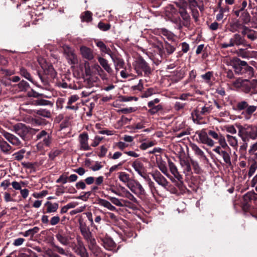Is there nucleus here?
<instances>
[{
  "mask_svg": "<svg viewBox=\"0 0 257 257\" xmlns=\"http://www.w3.org/2000/svg\"><path fill=\"white\" fill-rule=\"evenodd\" d=\"M238 135L243 142L257 139V126L252 124L238 125Z\"/></svg>",
  "mask_w": 257,
  "mask_h": 257,
  "instance_id": "1",
  "label": "nucleus"
},
{
  "mask_svg": "<svg viewBox=\"0 0 257 257\" xmlns=\"http://www.w3.org/2000/svg\"><path fill=\"white\" fill-rule=\"evenodd\" d=\"M36 140L38 141L36 145L37 149L42 151L50 146L52 139L48 132L43 130L36 135Z\"/></svg>",
  "mask_w": 257,
  "mask_h": 257,
  "instance_id": "2",
  "label": "nucleus"
},
{
  "mask_svg": "<svg viewBox=\"0 0 257 257\" xmlns=\"http://www.w3.org/2000/svg\"><path fill=\"white\" fill-rule=\"evenodd\" d=\"M79 229L84 238L89 243V247L91 248H94L96 246V240L92 236L89 227L86 225L85 222L80 221Z\"/></svg>",
  "mask_w": 257,
  "mask_h": 257,
  "instance_id": "3",
  "label": "nucleus"
},
{
  "mask_svg": "<svg viewBox=\"0 0 257 257\" xmlns=\"http://www.w3.org/2000/svg\"><path fill=\"white\" fill-rule=\"evenodd\" d=\"M236 107L239 110L245 109L244 112H242V114H245V117L246 119H249L250 115L257 109V105H249L247 102L245 100L238 102L236 104Z\"/></svg>",
  "mask_w": 257,
  "mask_h": 257,
  "instance_id": "4",
  "label": "nucleus"
},
{
  "mask_svg": "<svg viewBox=\"0 0 257 257\" xmlns=\"http://www.w3.org/2000/svg\"><path fill=\"white\" fill-rule=\"evenodd\" d=\"M63 53L70 65H75L78 64V60L77 56L75 53L74 50L69 46L64 45L62 47Z\"/></svg>",
  "mask_w": 257,
  "mask_h": 257,
  "instance_id": "5",
  "label": "nucleus"
},
{
  "mask_svg": "<svg viewBox=\"0 0 257 257\" xmlns=\"http://www.w3.org/2000/svg\"><path fill=\"white\" fill-rule=\"evenodd\" d=\"M130 190L139 197L145 196L146 192L143 186L137 180H133L127 184Z\"/></svg>",
  "mask_w": 257,
  "mask_h": 257,
  "instance_id": "6",
  "label": "nucleus"
},
{
  "mask_svg": "<svg viewBox=\"0 0 257 257\" xmlns=\"http://www.w3.org/2000/svg\"><path fill=\"white\" fill-rule=\"evenodd\" d=\"M243 88L241 90L243 92L248 94L250 92L253 94L257 93V79H253L249 80L248 79H245V83L243 85Z\"/></svg>",
  "mask_w": 257,
  "mask_h": 257,
  "instance_id": "7",
  "label": "nucleus"
},
{
  "mask_svg": "<svg viewBox=\"0 0 257 257\" xmlns=\"http://www.w3.org/2000/svg\"><path fill=\"white\" fill-rule=\"evenodd\" d=\"M152 176L153 179L158 183V185L162 186L164 189L168 190L169 182L158 171H154L152 173Z\"/></svg>",
  "mask_w": 257,
  "mask_h": 257,
  "instance_id": "8",
  "label": "nucleus"
},
{
  "mask_svg": "<svg viewBox=\"0 0 257 257\" xmlns=\"http://www.w3.org/2000/svg\"><path fill=\"white\" fill-rule=\"evenodd\" d=\"M168 164L171 173L174 175V177L179 181V183H176V185L178 187H181L183 184L182 176L180 174L177 167L174 163L171 161H169Z\"/></svg>",
  "mask_w": 257,
  "mask_h": 257,
  "instance_id": "9",
  "label": "nucleus"
},
{
  "mask_svg": "<svg viewBox=\"0 0 257 257\" xmlns=\"http://www.w3.org/2000/svg\"><path fill=\"white\" fill-rule=\"evenodd\" d=\"M142 69L144 72L145 76H148L151 73V69L147 63L144 60H141L135 67V70L138 75H142Z\"/></svg>",
  "mask_w": 257,
  "mask_h": 257,
  "instance_id": "10",
  "label": "nucleus"
},
{
  "mask_svg": "<svg viewBox=\"0 0 257 257\" xmlns=\"http://www.w3.org/2000/svg\"><path fill=\"white\" fill-rule=\"evenodd\" d=\"M2 134L12 145L15 146L18 148H21L22 146V144L20 140L15 135L6 131L2 132Z\"/></svg>",
  "mask_w": 257,
  "mask_h": 257,
  "instance_id": "11",
  "label": "nucleus"
},
{
  "mask_svg": "<svg viewBox=\"0 0 257 257\" xmlns=\"http://www.w3.org/2000/svg\"><path fill=\"white\" fill-rule=\"evenodd\" d=\"M240 62L245 61H242L237 57H233L227 62V65L231 66L233 68L235 73L238 75L241 74L243 68L244 67V66L241 65Z\"/></svg>",
  "mask_w": 257,
  "mask_h": 257,
  "instance_id": "12",
  "label": "nucleus"
},
{
  "mask_svg": "<svg viewBox=\"0 0 257 257\" xmlns=\"http://www.w3.org/2000/svg\"><path fill=\"white\" fill-rule=\"evenodd\" d=\"M57 240L63 245H68L69 244L70 241L71 239V236L68 233L64 232L63 230H60L56 234Z\"/></svg>",
  "mask_w": 257,
  "mask_h": 257,
  "instance_id": "13",
  "label": "nucleus"
},
{
  "mask_svg": "<svg viewBox=\"0 0 257 257\" xmlns=\"http://www.w3.org/2000/svg\"><path fill=\"white\" fill-rule=\"evenodd\" d=\"M88 135L87 133H83L79 135L78 140L81 150L88 151L90 149L88 144Z\"/></svg>",
  "mask_w": 257,
  "mask_h": 257,
  "instance_id": "14",
  "label": "nucleus"
},
{
  "mask_svg": "<svg viewBox=\"0 0 257 257\" xmlns=\"http://www.w3.org/2000/svg\"><path fill=\"white\" fill-rule=\"evenodd\" d=\"M132 167L138 174L145 179H147V175L145 173V167L143 164L138 160H135L132 164Z\"/></svg>",
  "mask_w": 257,
  "mask_h": 257,
  "instance_id": "15",
  "label": "nucleus"
},
{
  "mask_svg": "<svg viewBox=\"0 0 257 257\" xmlns=\"http://www.w3.org/2000/svg\"><path fill=\"white\" fill-rule=\"evenodd\" d=\"M79 98V96L76 94L72 95L69 97L67 105L65 107L66 109L73 110L75 111H77L79 108V104L76 103L74 105H73V104L75 103Z\"/></svg>",
  "mask_w": 257,
  "mask_h": 257,
  "instance_id": "16",
  "label": "nucleus"
},
{
  "mask_svg": "<svg viewBox=\"0 0 257 257\" xmlns=\"http://www.w3.org/2000/svg\"><path fill=\"white\" fill-rule=\"evenodd\" d=\"M80 52L82 57L85 59L90 61L94 58L92 50L85 46L80 47Z\"/></svg>",
  "mask_w": 257,
  "mask_h": 257,
  "instance_id": "17",
  "label": "nucleus"
},
{
  "mask_svg": "<svg viewBox=\"0 0 257 257\" xmlns=\"http://www.w3.org/2000/svg\"><path fill=\"white\" fill-rule=\"evenodd\" d=\"M95 218L93 220L91 213H88L87 215L88 220L90 223L91 227L96 230L98 229L99 225L101 224L102 218L100 215L94 213Z\"/></svg>",
  "mask_w": 257,
  "mask_h": 257,
  "instance_id": "18",
  "label": "nucleus"
},
{
  "mask_svg": "<svg viewBox=\"0 0 257 257\" xmlns=\"http://www.w3.org/2000/svg\"><path fill=\"white\" fill-rule=\"evenodd\" d=\"M212 109V107L210 104H205L202 106H201V105H199L195 111L196 116L198 117L201 115H207L211 112Z\"/></svg>",
  "mask_w": 257,
  "mask_h": 257,
  "instance_id": "19",
  "label": "nucleus"
},
{
  "mask_svg": "<svg viewBox=\"0 0 257 257\" xmlns=\"http://www.w3.org/2000/svg\"><path fill=\"white\" fill-rule=\"evenodd\" d=\"M14 129L15 132L23 139L28 132V127L25 124L21 123L15 125Z\"/></svg>",
  "mask_w": 257,
  "mask_h": 257,
  "instance_id": "20",
  "label": "nucleus"
},
{
  "mask_svg": "<svg viewBox=\"0 0 257 257\" xmlns=\"http://www.w3.org/2000/svg\"><path fill=\"white\" fill-rule=\"evenodd\" d=\"M213 151L221 156L226 164L229 165L231 164L230 154L225 151L221 150L220 147L217 146Z\"/></svg>",
  "mask_w": 257,
  "mask_h": 257,
  "instance_id": "21",
  "label": "nucleus"
},
{
  "mask_svg": "<svg viewBox=\"0 0 257 257\" xmlns=\"http://www.w3.org/2000/svg\"><path fill=\"white\" fill-rule=\"evenodd\" d=\"M198 137L200 142L204 144H206L209 147H213L214 145V142L209 138L205 131H201L198 133Z\"/></svg>",
  "mask_w": 257,
  "mask_h": 257,
  "instance_id": "22",
  "label": "nucleus"
},
{
  "mask_svg": "<svg viewBox=\"0 0 257 257\" xmlns=\"http://www.w3.org/2000/svg\"><path fill=\"white\" fill-rule=\"evenodd\" d=\"M241 65L244 66L240 75H244L245 77L250 78L253 76V69L252 67L248 65L246 62H240Z\"/></svg>",
  "mask_w": 257,
  "mask_h": 257,
  "instance_id": "23",
  "label": "nucleus"
},
{
  "mask_svg": "<svg viewBox=\"0 0 257 257\" xmlns=\"http://www.w3.org/2000/svg\"><path fill=\"white\" fill-rule=\"evenodd\" d=\"M190 147L192 150L194 152L195 155L200 159L207 160V157L203 151L195 144L191 143Z\"/></svg>",
  "mask_w": 257,
  "mask_h": 257,
  "instance_id": "24",
  "label": "nucleus"
},
{
  "mask_svg": "<svg viewBox=\"0 0 257 257\" xmlns=\"http://www.w3.org/2000/svg\"><path fill=\"white\" fill-rule=\"evenodd\" d=\"M12 147L2 137H0V150L5 154L11 153Z\"/></svg>",
  "mask_w": 257,
  "mask_h": 257,
  "instance_id": "25",
  "label": "nucleus"
},
{
  "mask_svg": "<svg viewBox=\"0 0 257 257\" xmlns=\"http://www.w3.org/2000/svg\"><path fill=\"white\" fill-rule=\"evenodd\" d=\"M98 61L102 68L110 75H112L113 73L112 69L109 65L107 60L102 57H98Z\"/></svg>",
  "mask_w": 257,
  "mask_h": 257,
  "instance_id": "26",
  "label": "nucleus"
},
{
  "mask_svg": "<svg viewBox=\"0 0 257 257\" xmlns=\"http://www.w3.org/2000/svg\"><path fill=\"white\" fill-rule=\"evenodd\" d=\"M46 207V212L47 213H51L56 212L59 207L58 203H52L50 201H47L45 204Z\"/></svg>",
  "mask_w": 257,
  "mask_h": 257,
  "instance_id": "27",
  "label": "nucleus"
},
{
  "mask_svg": "<svg viewBox=\"0 0 257 257\" xmlns=\"http://www.w3.org/2000/svg\"><path fill=\"white\" fill-rule=\"evenodd\" d=\"M96 46L99 48L101 51L105 54H107L110 56L112 60H113V57L112 56V53L110 49L107 47L106 45L102 41H98L96 43Z\"/></svg>",
  "mask_w": 257,
  "mask_h": 257,
  "instance_id": "28",
  "label": "nucleus"
},
{
  "mask_svg": "<svg viewBox=\"0 0 257 257\" xmlns=\"http://www.w3.org/2000/svg\"><path fill=\"white\" fill-rule=\"evenodd\" d=\"M102 241L103 246L107 250H112L115 246L114 242L110 238H105Z\"/></svg>",
  "mask_w": 257,
  "mask_h": 257,
  "instance_id": "29",
  "label": "nucleus"
},
{
  "mask_svg": "<svg viewBox=\"0 0 257 257\" xmlns=\"http://www.w3.org/2000/svg\"><path fill=\"white\" fill-rule=\"evenodd\" d=\"M98 204L102 206H103L110 211H115L116 208L115 206L112 205L108 201L103 199L99 198L98 200Z\"/></svg>",
  "mask_w": 257,
  "mask_h": 257,
  "instance_id": "30",
  "label": "nucleus"
},
{
  "mask_svg": "<svg viewBox=\"0 0 257 257\" xmlns=\"http://www.w3.org/2000/svg\"><path fill=\"white\" fill-rule=\"evenodd\" d=\"M180 164L183 168V172L186 175H188L191 171V165L187 160H181Z\"/></svg>",
  "mask_w": 257,
  "mask_h": 257,
  "instance_id": "31",
  "label": "nucleus"
},
{
  "mask_svg": "<svg viewBox=\"0 0 257 257\" xmlns=\"http://www.w3.org/2000/svg\"><path fill=\"white\" fill-rule=\"evenodd\" d=\"M233 37L235 41L234 44L236 46H238L240 45H246V43L244 38L241 36L239 34H235L233 35Z\"/></svg>",
  "mask_w": 257,
  "mask_h": 257,
  "instance_id": "32",
  "label": "nucleus"
},
{
  "mask_svg": "<svg viewBox=\"0 0 257 257\" xmlns=\"http://www.w3.org/2000/svg\"><path fill=\"white\" fill-rule=\"evenodd\" d=\"M226 138L229 145L232 147L234 149H237L238 146L237 138L235 137H233L229 135H226Z\"/></svg>",
  "mask_w": 257,
  "mask_h": 257,
  "instance_id": "33",
  "label": "nucleus"
},
{
  "mask_svg": "<svg viewBox=\"0 0 257 257\" xmlns=\"http://www.w3.org/2000/svg\"><path fill=\"white\" fill-rule=\"evenodd\" d=\"M245 83V79H242L241 78H238L235 81L232 82V86L236 89H239L241 91L243 88V85Z\"/></svg>",
  "mask_w": 257,
  "mask_h": 257,
  "instance_id": "34",
  "label": "nucleus"
},
{
  "mask_svg": "<svg viewBox=\"0 0 257 257\" xmlns=\"http://www.w3.org/2000/svg\"><path fill=\"white\" fill-rule=\"evenodd\" d=\"M118 177L120 181L124 183H130V175L124 172H120L118 173Z\"/></svg>",
  "mask_w": 257,
  "mask_h": 257,
  "instance_id": "35",
  "label": "nucleus"
},
{
  "mask_svg": "<svg viewBox=\"0 0 257 257\" xmlns=\"http://www.w3.org/2000/svg\"><path fill=\"white\" fill-rule=\"evenodd\" d=\"M235 53L239 57L242 58H248L249 57V54L248 51L244 49H239L235 51Z\"/></svg>",
  "mask_w": 257,
  "mask_h": 257,
  "instance_id": "36",
  "label": "nucleus"
},
{
  "mask_svg": "<svg viewBox=\"0 0 257 257\" xmlns=\"http://www.w3.org/2000/svg\"><path fill=\"white\" fill-rule=\"evenodd\" d=\"M54 246L56 248V251L58 252V253H59V254H60L61 255H65L67 257H70V255H71L72 254L68 250L66 251L64 248H63L62 247H61L58 245H55Z\"/></svg>",
  "mask_w": 257,
  "mask_h": 257,
  "instance_id": "37",
  "label": "nucleus"
},
{
  "mask_svg": "<svg viewBox=\"0 0 257 257\" xmlns=\"http://www.w3.org/2000/svg\"><path fill=\"white\" fill-rule=\"evenodd\" d=\"M122 190L124 193L123 196L128 198L134 202H137V198L130 191L125 189L124 187L122 188Z\"/></svg>",
  "mask_w": 257,
  "mask_h": 257,
  "instance_id": "38",
  "label": "nucleus"
},
{
  "mask_svg": "<svg viewBox=\"0 0 257 257\" xmlns=\"http://www.w3.org/2000/svg\"><path fill=\"white\" fill-rule=\"evenodd\" d=\"M39 228L37 226H35L33 228L30 229L26 231L24 233L23 235L25 237L29 236V235L33 236L35 234L37 233L39 230Z\"/></svg>",
  "mask_w": 257,
  "mask_h": 257,
  "instance_id": "39",
  "label": "nucleus"
},
{
  "mask_svg": "<svg viewBox=\"0 0 257 257\" xmlns=\"http://www.w3.org/2000/svg\"><path fill=\"white\" fill-rule=\"evenodd\" d=\"M20 74L26 79H28L31 82H33L32 78L30 74L28 72V71L24 68L22 67L20 70Z\"/></svg>",
  "mask_w": 257,
  "mask_h": 257,
  "instance_id": "40",
  "label": "nucleus"
},
{
  "mask_svg": "<svg viewBox=\"0 0 257 257\" xmlns=\"http://www.w3.org/2000/svg\"><path fill=\"white\" fill-rule=\"evenodd\" d=\"M161 34L167 37V38L169 40H172L174 38V35L171 32L167 30L166 29H162L161 30Z\"/></svg>",
  "mask_w": 257,
  "mask_h": 257,
  "instance_id": "41",
  "label": "nucleus"
},
{
  "mask_svg": "<svg viewBox=\"0 0 257 257\" xmlns=\"http://www.w3.org/2000/svg\"><path fill=\"white\" fill-rule=\"evenodd\" d=\"M82 22H89L92 20V14L89 11H86L81 16Z\"/></svg>",
  "mask_w": 257,
  "mask_h": 257,
  "instance_id": "42",
  "label": "nucleus"
},
{
  "mask_svg": "<svg viewBox=\"0 0 257 257\" xmlns=\"http://www.w3.org/2000/svg\"><path fill=\"white\" fill-rule=\"evenodd\" d=\"M218 143L220 145V148H222L224 149L226 148L229 149V147L228 146V145L226 142L224 136H223L222 135L220 134V138L218 140Z\"/></svg>",
  "mask_w": 257,
  "mask_h": 257,
  "instance_id": "43",
  "label": "nucleus"
},
{
  "mask_svg": "<svg viewBox=\"0 0 257 257\" xmlns=\"http://www.w3.org/2000/svg\"><path fill=\"white\" fill-rule=\"evenodd\" d=\"M230 27V31L234 33L238 31V29L241 27V24L238 21H236L231 23Z\"/></svg>",
  "mask_w": 257,
  "mask_h": 257,
  "instance_id": "44",
  "label": "nucleus"
},
{
  "mask_svg": "<svg viewBox=\"0 0 257 257\" xmlns=\"http://www.w3.org/2000/svg\"><path fill=\"white\" fill-rule=\"evenodd\" d=\"M37 113L41 116L47 118H49L51 116V114L50 111L44 109L38 110L37 111Z\"/></svg>",
  "mask_w": 257,
  "mask_h": 257,
  "instance_id": "45",
  "label": "nucleus"
},
{
  "mask_svg": "<svg viewBox=\"0 0 257 257\" xmlns=\"http://www.w3.org/2000/svg\"><path fill=\"white\" fill-rule=\"evenodd\" d=\"M18 87L20 91H26L29 88V84L27 82L22 80L18 84Z\"/></svg>",
  "mask_w": 257,
  "mask_h": 257,
  "instance_id": "46",
  "label": "nucleus"
},
{
  "mask_svg": "<svg viewBox=\"0 0 257 257\" xmlns=\"http://www.w3.org/2000/svg\"><path fill=\"white\" fill-rule=\"evenodd\" d=\"M257 169V162L254 161L251 164L249 167L248 175L250 177L252 176Z\"/></svg>",
  "mask_w": 257,
  "mask_h": 257,
  "instance_id": "47",
  "label": "nucleus"
},
{
  "mask_svg": "<svg viewBox=\"0 0 257 257\" xmlns=\"http://www.w3.org/2000/svg\"><path fill=\"white\" fill-rule=\"evenodd\" d=\"M35 103L38 105H52V103L50 101L43 99H37L35 101Z\"/></svg>",
  "mask_w": 257,
  "mask_h": 257,
  "instance_id": "48",
  "label": "nucleus"
},
{
  "mask_svg": "<svg viewBox=\"0 0 257 257\" xmlns=\"http://www.w3.org/2000/svg\"><path fill=\"white\" fill-rule=\"evenodd\" d=\"M213 76V72L208 71L201 75V78L206 82L209 83L210 81L211 78Z\"/></svg>",
  "mask_w": 257,
  "mask_h": 257,
  "instance_id": "49",
  "label": "nucleus"
},
{
  "mask_svg": "<svg viewBox=\"0 0 257 257\" xmlns=\"http://www.w3.org/2000/svg\"><path fill=\"white\" fill-rule=\"evenodd\" d=\"M42 68L44 70L45 73L48 75H50L51 77L54 78L56 76V72L52 66H48V72L45 70V68L44 66H42Z\"/></svg>",
  "mask_w": 257,
  "mask_h": 257,
  "instance_id": "50",
  "label": "nucleus"
},
{
  "mask_svg": "<svg viewBox=\"0 0 257 257\" xmlns=\"http://www.w3.org/2000/svg\"><path fill=\"white\" fill-rule=\"evenodd\" d=\"M108 199L114 205L119 207L123 206V204L119 199L114 197H108Z\"/></svg>",
  "mask_w": 257,
  "mask_h": 257,
  "instance_id": "51",
  "label": "nucleus"
},
{
  "mask_svg": "<svg viewBox=\"0 0 257 257\" xmlns=\"http://www.w3.org/2000/svg\"><path fill=\"white\" fill-rule=\"evenodd\" d=\"M151 108L148 110V112L151 114H154L162 109V105L159 104L155 106L150 107Z\"/></svg>",
  "mask_w": 257,
  "mask_h": 257,
  "instance_id": "52",
  "label": "nucleus"
},
{
  "mask_svg": "<svg viewBox=\"0 0 257 257\" xmlns=\"http://www.w3.org/2000/svg\"><path fill=\"white\" fill-rule=\"evenodd\" d=\"M98 28L100 30L106 31L110 28V25L109 24H104L100 22L98 24Z\"/></svg>",
  "mask_w": 257,
  "mask_h": 257,
  "instance_id": "53",
  "label": "nucleus"
},
{
  "mask_svg": "<svg viewBox=\"0 0 257 257\" xmlns=\"http://www.w3.org/2000/svg\"><path fill=\"white\" fill-rule=\"evenodd\" d=\"M179 13L183 20L187 22L189 21L190 16L185 10L182 9L179 11Z\"/></svg>",
  "mask_w": 257,
  "mask_h": 257,
  "instance_id": "54",
  "label": "nucleus"
},
{
  "mask_svg": "<svg viewBox=\"0 0 257 257\" xmlns=\"http://www.w3.org/2000/svg\"><path fill=\"white\" fill-rule=\"evenodd\" d=\"M120 74L121 77L123 78H127L128 77L132 76V73L130 72V69H128V70L125 69L124 70L121 71Z\"/></svg>",
  "mask_w": 257,
  "mask_h": 257,
  "instance_id": "55",
  "label": "nucleus"
},
{
  "mask_svg": "<svg viewBox=\"0 0 257 257\" xmlns=\"http://www.w3.org/2000/svg\"><path fill=\"white\" fill-rule=\"evenodd\" d=\"M165 48L168 54L173 53L175 50V48L168 43L165 44Z\"/></svg>",
  "mask_w": 257,
  "mask_h": 257,
  "instance_id": "56",
  "label": "nucleus"
},
{
  "mask_svg": "<svg viewBox=\"0 0 257 257\" xmlns=\"http://www.w3.org/2000/svg\"><path fill=\"white\" fill-rule=\"evenodd\" d=\"M158 167H159V169L161 170V171L164 174H165L166 176H167V177H168L169 178V177L168 175L167 168L166 166H165V165L163 163H160V164H159Z\"/></svg>",
  "mask_w": 257,
  "mask_h": 257,
  "instance_id": "57",
  "label": "nucleus"
},
{
  "mask_svg": "<svg viewBox=\"0 0 257 257\" xmlns=\"http://www.w3.org/2000/svg\"><path fill=\"white\" fill-rule=\"evenodd\" d=\"M68 182V177L64 174L61 175L59 178L56 180L58 183H61L63 184H66Z\"/></svg>",
  "mask_w": 257,
  "mask_h": 257,
  "instance_id": "58",
  "label": "nucleus"
},
{
  "mask_svg": "<svg viewBox=\"0 0 257 257\" xmlns=\"http://www.w3.org/2000/svg\"><path fill=\"white\" fill-rule=\"evenodd\" d=\"M60 221V217L58 215L53 216L51 218L50 223L51 225H55L57 224Z\"/></svg>",
  "mask_w": 257,
  "mask_h": 257,
  "instance_id": "59",
  "label": "nucleus"
},
{
  "mask_svg": "<svg viewBox=\"0 0 257 257\" xmlns=\"http://www.w3.org/2000/svg\"><path fill=\"white\" fill-rule=\"evenodd\" d=\"M247 37L251 41H254L257 39V32L251 30V31L247 34Z\"/></svg>",
  "mask_w": 257,
  "mask_h": 257,
  "instance_id": "60",
  "label": "nucleus"
},
{
  "mask_svg": "<svg viewBox=\"0 0 257 257\" xmlns=\"http://www.w3.org/2000/svg\"><path fill=\"white\" fill-rule=\"evenodd\" d=\"M242 20L245 24H247L250 22V16L248 13H243L242 14Z\"/></svg>",
  "mask_w": 257,
  "mask_h": 257,
  "instance_id": "61",
  "label": "nucleus"
},
{
  "mask_svg": "<svg viewBox=\"0 0 257 257\" xmlns=\"http://www.w3.org/2000/svg\"><path fill=\"white\" fill-rule=\"evenodd\" d=\"M115 146L119 150L122 151L128 146V145L123 142H118L115 143Z\"/></svg>",
  "mask_w": 257,
  "mask_h": 257,
  "instance_id": "62",
  "label": "nucleus"
},
{
  "mask_svg": "<svg viewBox=\"0 0 257 257\" xmlns=\"http://www.w3.org/2000/svg\"><path fill=\"white\" fill-rule=\"evenodd\" d=\"M102 139H103L102 137H100L99 136H96L94 138V140H93V142L91 144V146L93 147H95L99 145V144L100 143V142L102 141Z\"/></svg>",
  "mask_w": 257,
  "mask_h": 257,
  "instance_id": "63",
  "label": "nucleus"
},
{
  "mask_svg": "<svg viewBox=\"0 0 257 257\" xmlns=\"http://www.w3.org/2000/svg\"><path fill=\"white\" fill-rule=\"evenodd\" d=\"M60 154V151L59 150H53L51 151L49 154V158L53 160L56 157H57Z\"/></svg>",
  "mask_w": 257,
  "mask_h": 257,
  "instance_id": "64",
  "label": "nucleus"
}]
</instances>
